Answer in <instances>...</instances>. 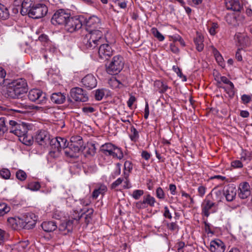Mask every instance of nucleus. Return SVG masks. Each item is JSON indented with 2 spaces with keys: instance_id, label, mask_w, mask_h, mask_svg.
<instances>
[{
  "instance_id": "338daca9",
  "label": "nucleus",
  "mask_w": 252,
  "mask_h": 252,
  "mask_svg": "<svg viewBox=\"0 0 252 252\" xmlns=\"http://www.w3.org/2000/svg\"><path fill=\"white\" fill-rule=\"evenodd\" d=\"M164 213H163V216L166 218H168L170 220H171L172 218V215L171 214V213L170 212V211L168 209V208L167 207V206H165L164 207Z\"/></svg>"
},
{
  "instance_id": "c9c22d12",
  "label": "nucleus",
  "mask_w": 252,
  "mask_h": 252,
  "mask_svg": "<svg viewBox=\"0 0 252 252\" xmlns=\"http://www.w3.org/2000/svg\"><path fill=\"white\" fill-rule=\"evenodd\" d=\"M219 26L217 23L212 22L208 25V30L212 35H215L218 32Z\"/></svg>"
},
{
  "instance_id": "4d7b16f0",
  "label": "nucleus",
  "mask_w": 252,
  "mask_h": 252,
  "mask_svg": "<svg viewBox=\"0 0 252 252\" xmlns=\"http://www.w3.org/2000/svg\"><path fill=\"white\" fill-rule=\"evenodd\" d=\"M167 228L172 231H177L179 229V226L176 222H169L167 223Z\"/></svg>"
},
{
  "instance_id": "864d4df0",
  "label": "nucleus",
  "mask_w": 252,
  "mask_h": 252,
  "mask_svg": "<svg viewBox=\"0 0 252 252\" xmlns=\"http://www.w3.org/2000/svg\"><path fill=\"white\" fill-rule=\"evenodd\" d=\"M104 95V90L103 89H97L95 92L94 97L96 100H100Z\"/></svg>"
},
{
  "instance_id": "13d9d810",
  "label": "nucleus",
  "mask_w": 252,
  "mask_h": 252,
  "mask_svg": "<svg viewBox=\"0 0 252 252\" xmlns=\"http://www.w3.org/2000/svg\"><path fill=\"white\" fill-rule=\"evenodd\" d=\"M7 130L6 127L5 125L4 118H0V134L4 133Z\"/></svg>"
},
{
  "instance_id": "8fccbe9b",
  "label": "nucleus",
  "mask_w": 252,
  "mask_h": 252,
  "mask_svg": "<svg viewBox=\"0 0 252 252\" xmlns=\"http://www.w3.org/2000/svg\"><path fill=\"white\" fill-rule=\"evenodd\" d=\"M144 194V190L142 189L134 190L132 193V197L135 200H138Z\"/></svg>"
},
{
  "instance_id": "f3484780",
  "label": "nucleus",
  "mask_w": 252,
  "mask_h": 252,
  "mask_svg": "<svg viewBox=\"0 0 252 252\" xmlns=\"http://www.w3.org/2000/svg\"><path fill=\"white\" fill-rule=\"evenodd\" d=\"M82 85L86 88L91 90L97 85V81L95 77L92 74L86 75L81 80Z\"/></svg>"
},
{
  "instance_id": "cd10ccee",
  "label": "nucleus",
  "mask_w": 252,
  "mask_h": 252,
  "mask_svg": "<svg viewBox=\"0 0 252 252\" xmlns=\"http://www.w3.org/2000/svg\"><path fill=\"white\" fill-rule=\"evenodd\" d=\"M33 0H23L21 3V13L23 15H27L33 5Z\"/></svg>"
},
{
  "instance_id": "bf43d9fd",
  "label": "nucleus",
  "mask_w": 252,
  "mask_h": 252,
  "mask_svg": "<svg viewBox=\"0 0 252 252\" xmlns=\"http://www.w3.org/2000/svg\"><path fill=\"white\" fill-rule=\"evenodd\" d=\"M123 181H124V177L119 178L111 185V189H115L119 185L122 184L123 183Z\"/></svg>"
},
{
  "instance_id": "49530a36",
  "label": "nucleus",
  "mask_w": 252,
  "mask_h": 252,
  "mask_svg": "<svg viewBox=\"0 0 252 252\" xmlns=\"http://www.w3.org/2000/svg\"><path fill=\"white\" fill-rule=\"evenodd\" d=\"M39 40L42 42L44 46L47 47L51 44V41L49 40L47 35L42 34L38 37Z\"/></svg>"
},
{
  "instance_id": "2eb2a0df",
  "label": "nucleus",
  "mask_w": 252,
  "mask_h": 252,
  "mask_svg": "<svg viewBox=\"0 0 252 252\" xmlns=\"http://www.w3.org/2000/svg\"><path fill=\"white\" fill-rule=\"evenodd\" d=\"M101 20L98 17L93 15L88 18L86 22L87 30H93L94 29L103 30L101 27Z\"/></svg>"
},
{
  "instance_id": "6e6552de",
  "label": "nucleus",
  "mask_w": 252,
  "mask_h": 252,
  "mask_svg": "<svg viewBox=\"0 0 252 252\" xmlns=\"http://www.w3.org/2000/svg\"><path fill=\"white\" fill-rule=\"evenodd\" d=\"M28 97L31 101L36 102L38 104H45L47 100L46 94L39 89L31 90Z\"/></svg>"
},
{
  "instance_id": "9b49d317",
  "label": "nucleus",
  "mask_w": 252,
  "mask_h": 252,
  "mask_svg": "<svg viewBox=\"0 0 252 252\" xmlns=\"http://www.w3.org/2000/svg\"><path fill=\"white\" fill-rule=\"evenodd\" d=\"M216 204L210 200L205 199L201 204V215L208 218L211 214L216 212Z\"/></svg>"
},
{
  "instance_id": "680f3d73",
  "label": "nucleus",
  "mask_w": 252,
  "mask_h": 252,
  "mask_svg": "<svg viewBox=\"0 0 252 252\" xmlns=\"http://www.w3.org/2000/svg\"><path fill=\"white\" fill-rule=\"evenodd\" d=\"M158 85H160L159 87V92L160 93H165L169 88L168 86L166 84H164L162 82L158 81Z\"/></svg>"
},
{
  "instance_id": "0eeeda50",
  "label": "nucleus",
  "mask_w": 252,
  "mask_h": 252,
  "mask_svg": "<svg viewBox=\"0 0 252 252\" xmlns=\"http://www.w3.org/2000/svg\"><path fill=\"white\" fill-rule=\"evenodd\" d=\"M216 80L219 87L223 89L230 96H234V85L226 77L220 76L218 79H216Z\"/></svg>"
},
{
  "instance_id": "423d86ee",
  "label": "nucleus",
  "mask_w": 252,
  "mask_h": 252,
  "mask_svg": "<svg viewBox=\"0 0 252 252\" xmlns=\"http://www.w3.org/2000/svg\"><path fill=\"white\" fill-rule=\"evenodd\" d=\"M47 12L48 8L44 4L37 3L32 6L27 14L33 19H38L45 16Z\"/></svg>"
},
{
  "instance_id": "09e8293b",
  "label": "nucleus",
  "mask_w": 252,
  "mask_h": 252,
  "mask_svg": "<svg viewBox=\"0 0 252 252\" xmlns=\"http://www.w3.org/2000/svg\"><path fill=\"white\" fill-rule=\"evenodd\" d=\"M16 177L19 180L23 181L26 179L27 175L24 171L20 169L16 172Z\"/></svg>"
},
{
  "instance_id": "7c9ffc66",
  "label": "nucleus",
  "mask_w": 252,
  "mask_h": 252,
  "mask_svg": "<svg viewBox=\"0 0 252 252\" xmlns=\"http://www.w3.org/2000/svg\"><path fill=\"white\" fill-rule=\"evenodd\" d=\"M240 156V159L242 161L246 162L247 164L252 160V153L246 150H242Z\"/></svg>"
},
{
  "instance_id": "a211bd4d",
  "label": "nucleus",
  "mask_w": 252,
  "mask_h": 252,
  "mask_svg": "<svg viewBox=\"0 0 252 252\" xmlns=\"http://www.w3.org/2000/svg\"><path fill=\"white\" fill-rule=\"evenodd\" d=\"M35 140L39 145L44 146L49 142V134L46 130H40L37 131Z\"/></svg>"
},
{
  "instance_id": "e2e57ef3",
  "label": "nucleus",
  "mask_w": 252,
  "mask_h": 252,
  "mask_svg": "<svg viewBox=\"0 0 252 252\" xmlns=\"http://www.w3.org/2000/svg\"><path fill=\"white\" fill-rule=\"evenodd\" d=\"M206 188L203 186H200L197 189L198 195L202 197L205 194Z\"/></svg>"
},
{
  "instance_id": "b1692460",
  "label": "nucleus",
  "mask_w": 252,
  "mask_h": 252,
  "mask_svg": "<svg viewBox=\"0 0 252 252\" xmlns=\"http://www.w3.org/2000/svg\"><path fill=\"white\" fill-rule=\"evenodd\" d=\"M237 190L233 185H229L223 189V194L227 201H232L235 198Z\"/></svg>"
},
{
  "instance_id": "1a4fd4ad",
  "label": "nucleus",
  "mask_w": 252,
  "mask_h": 252,
  "mask_svg": "<svg viewBox=\"0 0 252 252\" xmlns=\"http://www.w3.org/2000/svg\"><path fill=\"white\" fill-rule=\"evenodd\" d=\"M37 218V216L32 212L25 214L24 216V219L22 220L21 226L22 228L31 229L34 227Z\"/></svg>"
},
{
  "instance_id": "69168bd1",
  "label": "nucleus",
  "mask_w": 252,
  "mask_h": 252,
  "mask_svg": "<svg viewBox=\"0 0 252 252\" xmlns=\"http://www.w3.org/2000/svg\"><path fill=\"white\" fill-rule=\"evenodd\" d=\"M123 188L127 189L131 188V185L129 181L126 177H124V181L123 182Z\"/></svg>"
},
{
  "instance_id": "0e129e2a",
  "label": "nucleus",
  "mask_w": 252,
  "mask_h": 252,
  "mask_svg": "<svg viewBox=\"0 0 252 252\" xmlns=\"http://www.w3.org/2000/svg\"><path fill=\"white\" fill-rule=\"evenodd\" d=\"M93 210L92 209H88L87 212V214L85 215V221L86 223H89L91 219L92 215L93 213Z\"/></svg>"
},
{
  "instance_id": "dca6fc26",
  "label": "nucleus",
  "mask_w": 252,
  "mask_h": 252,
  "mask_svg": "<svg viewBox=\"0 0 252 252\" xmlns=\"http://www.w3.org/2000/svg\"><path fill=\"white\" fill-rule=\"evenodd\" d=\"M83 148L78 146L68 144V146L64 149V155L66 158H76L78 157L79 152Z\"/></svg>"
},
{
  "instance_id": "c03bdc74",
  "label": "nucleus",
  "mask_w": 252,
  "mask_h": 252,
  "mask_svg": "<svg viewBox=\"0 0 252 252\" xmlns=\"http://www.w3.org/2000/svg\"><path fill=\"white\" fill-rule=\"evenodd\" d=\"M0 176L3 179H9L11 176V172L7 168H2L0 170Z\"/></svg>"
},
{
  "instance_id": "5fc2aeb1",
  "label": "nucleus",
  "mask_w": 252,
  "mask_h": 252,
  "mask_svg": "<svg viewBox=\"0 0 252 252\" xmlns=\"http://www.w3.org/2000/svg\"><path fill=\"white\" fill-rule=\"evenodd\" d=\"M109 83L113 88H120L121 85H122L121 83L116 78L110 79Z\"/></svg>"
},
{
  "instance_id": "ddd939ff",
  "label": "nucleus",
  "mask_w": 252,
  "mask_h": 252,
  "mask_svg": "<svg viewBox=\"0 0 252 252\" xmlns=\"http://www.w3.org/2000/svg\"><path fill=\"white\" fill-rule=\"evenodd\" d=\"M156 202L155 198L151 195L150 193H147L143 196L142 200L136 203V207L138 209H145L148 206L153 207L155 206Z\"/></svg>"
},
{
  "instance_id": "72a5a7b5",
  "label": "nucleus",
  "mask_w": 252,
  "mask_h": 252,
  "mask_svg": "<svg viewBox=\"0 0 252 252\" xmlns=\"http://www.w3.org/2000/svg\"><path fill=\"white\" fill-rule=\"evenodd\" d=\"M69 144L78 146L79 147L83 148V141L81 136L78 135L74 136L70 138V143Z\"/></svg>"
},
{
  "instance_id": "9d476101",
  "label": "nucleus",
  "mask_w": 252,
  "mask_h": 252,
  "mask_svg": "<svg viewBox=\"0 0 252 252\" xmlns=\"http://www.w3.org/2000/svg\"><path fill=\"white\" fill-rule=\"evenodd\" d=\"M65 30L69 32H73L82 26L81 20L77 17H71L68 18L64 25Z\"/></svg>"
},
{
  "instance_id": "e433bc0d",
  "label": "nucleus",
  "mask_w": 252,
  "mask_h": 252,
  "mask_svg": "<svg viewBox=\"0 0 252 252\" xmlns=\"http://www.w3.org/2000/svg\"><path fill=\"white\" fill-rule=\"evenodd\" d=\"M237 39L238 43L241 48L247 46L249 44V38L247 36H245L243 35H237Z\"/></svg>"
},
{
  "instance_id": "412c9836",
  "label": "nucleus",
  "mask_w": 252,
  "mask_h": 252,
  "mask_svg": "<svg viewBox=\"0 0 252 252\" xmlns=\"http://www.w3.org/2000/svg\"><path fill=\"white\" fill-rule=\"evenodd\" d=\"M227 9L234 11L240 12L243 9V5L239 0H225Z\"/></svg>"
},
{
  "instance_id": "6e6d98bb",
  "label": "nucleus",
  "mask_w": 252,
  "mask_h": 252,
  "mask_svg": "<svg viewBox=\"0 0 252 252\" xmlns=\"http://www.w3.org/2000/svg\"><path fill=\"white\" fill-rule=\"evenodd\" d=\"M231 166L234 168H241L243 167V164L241 159L234 160L231 162Z\"/></svg>"
},
{
  "instance_id": "f8f14e48",
  "label": "nucleus",
  "mask_w": 252,
  "mask_h": 252,
  "mask_svg": "<svg viewBox=\"0 0 252 252\" xmlns=\"http://www.w3.org/2000/svg\"><path fill=\"white\" fill-rule=\"evenodd\" d=\"M70 94L76 101L86 102L88 100L87 94L81 88H72L70 90Z\"/></svg>"
},
{
  "instance_id": "a18cd8bd",
  "label": "nucleus",
  "mask_w": 252,
  "mask_h": 252,
  "mask_svg": "<svg viewBox=\"0 0 252 252\" xmlns=\"http://www.w3.org/2000/svg\"><path fill=\"white\" fill-rule=\"evenodd\" d=\"M26 188L32 191H36L40 188V185L38 182H31L27 185Z\"/></svg>"
},
{
  "instance_id": "f03ea898",
  "label": "nucleus",
  "mask_w": 252,
  "mask_h": 252,
  "mask_svg": "<svg viewBox=\"0 0 252 252\" xmlns=\"http://www.w3.org/2000/svg\"><path fill=\"white\" fill-rule=\"evenodd\" d=\"M28 90L26 80L24 78H19L13 80L9 84L7 94L11 98H20L28 92Z\"/></svg>"
},
{
  "instance_id": "4be33fe9",
  "label": "nucleus",
  "mask_w": 252,
  "mask_h": 252,
  "mask_svg": "<svg viewBox=\"0 0 252 252\" xmlns=\"http://www.w3.org/2000/svg\"><path fill=\"white\" fill-rule=\"evenodd\" d=\"M10 132L18 136L19 139L28 132V127L25 124H20L16 127L10 128Z\"/></svg>"
},
{
  "instance_id": "4c0bfd02",
  "label": "nucleus",
  "mask_w": 252,
  "mask_h": 252,
  "mask_svg": "<svg viewBox=\"0 0 252 252\" xmlns=\"http://www.w3.org/2000/svg\"><path fill=\"white\" fill-rule=\"evenodd\" d=\"M24 144L28 146L32 145L33 139L32 136L28 135L27 133L19 139Z\"/></svg>"
},
{
  "instance_id": "052dcab7",
  "label": "nucleus",
  "mask_w": 252,
  "mask_h": 252,
  "mask_svg": "<svg viewBox=\"0 0 252 252\" xmlns=\"http://www.w3.org/2000/svg\"><path fill=\"white\" fill-rule=\"evenodd\" d=\"M114 3L122 9H125L127 6V3L125 0H117L115 1Z\"/></svg>"
},
{
  "instance_id": "de8ad7c7",
  "label": "nucleus",
  "mask_w": 252,
  "mask_h": 252,
  "mask_svg": "<svg viewBox=\"0 0 252 252\" xmlns=\"http://www.w3.org/2000/svg\"><path fill=\"white\" fill-rule=\"evenodd\" d=\"M156 195L160 200H164L165 198V193L161 187H158L156 189Z\"/></svg>"
},
{
  "instance_id": "6ab92c4d",
  "label": "nucleus",
  "mask_w": 252,
  "mask_h": 252,
  "mask_svg": "<svg viewBox=\"0 0 252 252\" xmlns=\"http://www.w3.org/2000/svg\"><path fill=\"white\" fill-rule=\"evenodd\" d=\"M68 144L69 143L67 142L66 139L60 137L52 139L50 141L51 147L59 149L61 151L62 149L64 150L66 147L68 146Z\"/></svg>"
},
{
  "instance_id": "c756f323",
  "label": "nucleus",
  "mask_w": 252,
  "mask_h": 252,
  "mask_svg": "<svg viewBox=\"0 0 252 252\" xmlns=\"http://www.w3.org/2000/svg\"><path fill=\"white\" fill-rule=\"evenodd\" d=\"M65 98V94L60 92L53 93L51 96V101L56 104L63 103Z\"/></svg>"
},
{
  "instance_id": "7ed1b4c3",
  "label": "nucleus",
  "mask_w": 252,
  "mask_h": 252,
  "mask_svg": "<svg viewBox=\"0 0 252 252\" xmlns=\"http://www.w3.org/2000/svg\"><path fill=\"white\" fill-rule=\"evenodd\" d=\"M124 65L123 58L120 55L114 56L111 63L107 66L106 71L109 74H117L123 69Z\"/></svg>"
},
{
  "instance_id": "79ce46f5",
  "label": "nucleus",
  "mask_w": 252,
  "mask_h": 252,
  "mask_svg": "<svg viewBox=\"0 0 252 252\" xmlns=\"http://www.w3.org/2000/svg\"><path fill=\"white\" fill-rule=\"evenodd\" d=\"M151 32L153 35L159 41H162L164 39V36L156 28H153L151 29Z\"/></svg>"
},
{
  "instance_id": "f257e3e1",
  "label": "nucleus",
  "mask_w": 252,
  "mask_h": 252,
  "mask_svg": "<svg viewBox=\"0 0 252 252\" xmlns=\"http://www.w3.org/2000/svg\"><path fill=\"white\" fill-rule=\"evenodd\" d=\"M88 33L83 37L82 43L87 49H93L105 40L103 35L104 29H94L88 31Z\"/></svg>"
},
{
  "instance_id": "c85d7f7f",
  "label": "nucleus",
  "mask_w": 252,
  "mask_h": 252,
  "mask_svg": "<svg viewBox=\"0 0 252 252\" xmlns=\"http://www.w3.org/2000/svg\"><path fill=\"white\" fill-rule=\"evenodd\" d=\"M43 230L46 232H52L57 228V223L54 221H44L41 224Z\"/></svg>"
},
{
  "instance_id": "a19ab883",
  "label": "nucleus",
  "mask_w": 252,
  "mask_h": 252,
  "mask_svg": "<svg viewBox=\"0 0 252 252\" xmlns=\"http://www.w3.org/2000/svg\"><path fill=\"white\" fill-rule=\"evenodd\" d=\"M130 131L131 134L129 135V137L131 140L134 142L136 141L139 137L138 131L133 126H131Z\"/></svg>"
},
{
  "instance_id": "603ef678",
  "label": "nucleus",
  "mask_w": 252,
  "mask_h": 252,
  "mask_svg": "<svg viewBox=\"0 0 252 252\" xmlns=\"http://www.w3.org/2000/svg\"><path fill=\"white\" fill-rule=\"evenodd\" d=\"M214 54L217 62L220 65H222L223 64V59L220 54L216 49L214 50Z\"/></svg>"
},
{
  "instance_id": "aec40b11",
  "label": "nucleus",
  "mask_w": 252,
  "mask_h": 252,
  "mask_svg": "<svg viewBox=\"0 0 252 252\" xmlns=\"http://www.w3.org/2000/svg\"><path fill=\"white\" fill-rule=\"evenodd\" d=\"M251 194V187L247 182H244L239 185L238 196L241 199H246Z\"/></svg>"
},
{
  "instance_id": "3c124183",
  "label": "nucleus",
  "mask_w": 252,
  "mask_h": 252,
  "mask_svg": "<svg viewBox=\"0 0 252 252\" xmlns=\"http://www.w3.org/2000/svg\"><path fill=\"white\" fill-rule=\"evenodd\" d=\"M225 18L226 22L230 25L234 24L236 21V17L233 14H227Z\"/></svg>"
},
{
  "instance_id": "473e14b6",
  "label": "nucleus",
  "mask_w": 252,
  "mask_h": 252,
  "mask_svg": "<svg viewBox=\"0 0 252 252\" xmlns=\"http://www.w3.org/2000/svg\"><path fill=\"white\" fill-rule=\"evenodd\" d=\"M61 153V151L59 149L51 147V150L48 154L47 158L48 159H56L60 156Z\"/></svg>"
},
{
  "instance_id": "a878e982",
  "label": "nucleus",
  "mask_w": 252,
  "mask_h": 252,
  "mask_svg": "<svg viewBox=\"0 0 252 252\" xmlns=\"http://www.w3.org/2000/svg\"><path fill=\"white\" fill-rule=\"evenodd\" d=\"M74 220H68L62 223L59 226V230L63 235H66L70 232L73 228V222Z\"/></svg>"
},
{
  "instance_id": "58836bf2",
  "label": "nucleus",
  "mask_w": 252,
  "mask_h": 252,
  "mask_svg": "<svg viewBox=\"0 0 252 252\" xmlns=\"http://www.w3.org/2000/svg\"><path fill=\"white\" fill-rule=\"evenodd\" d=\"M10 207L4 202H0V217L3 216L10 212Z\"/></svg>"
},
{
  "instance_id": "39448f33",
  "label": "nucleus",
  "mask_w": 252,
  "mask_h": 252,
  "mask_svg": "<svg viewBox=\"0 0 252 252\" xmlns=\"http://www.w3.org/2000/svg\"><path fill=\"white\" fill-rule=\"evenodd\" d=\"M70 15V12L67 10L63 9H59L53 15L51 22L55 25H64Z\"/></svg>"
},
{
  "instance_id": "4468645a",
  "label": "nucleus",
  "mask_w": 252,
  "mask_h": 252,
  "mask_svg": "<svg viewBox=\"0 0 252 252\" xmlns=\"http://www.w3.org/2000/svg\"><path fill=\"white\" fill-rule=\"evenodd\" d=\"M98 53L100 59L103 60L108 59L113 53L111 47L108 44H100Z\"/></svg>"
},
{
  "instance_id": "f704fd0d",
  "label": "nucleus",
  "mask_w": 252,
  "mask_h": 252,
  "mask_svg": "<svg viewBox=\"0 0 252 252\" xmlns=\"http://www.w3.org/2000/svg\"><path fill=\"white\" fill-rule=\"evenodd\" d=\"M83 149L85 150L86 155L90 156L94 155L96 152L95 145L92 143L88 144L86 147H83Z\"/></svg>"
},
{
  "instance_id": "774afa93",
  "label": "nucleus",
  "mask_w": 252,
  "mask_h": 252,
  "mask_svg": "<svg viewBox=\"0 0 252 252\" xmlns=\"http://www.w3.org/2000/svg\"><path fill=\"white\" fill-rule=\"evenodd\" d=\"M124 169L126 171L128 172H130V171L132 169V165L130 161H126L124 163Z\"/></svg>"
},
{
  "instance_id": "ea45409f",
  "label": "nucleus",
  "mask_w": 252,
  "mask_h": 252,
  "mask_svg": "<svg viewBox=\"0 0 252 252\" xmlns=\"http://www.w3.org/2000/svg\"><path fill=\"white\" fill-rule=\"evenodd\" d=\"M9 17V12L7 8L0 3V18L3 20Z\"/></svg>"
},
{
  "instance_id": "393cba45",
  "label": "nucleus",
  "mask_w": 252,
  "mask_h": 252,
  "mask_svg": "<svg viewBox=\"0 0 252 252\" xmlns=\"http://www.w3.org/2000/svg\"><path fill=\"white\" fill-rule=\"evenodd\" d=\"M22 219L16 217H10L7 220V225L13 229L17 230L22 228Z\"/></svg>"
},
{
  "instance_id": "37998d69",
  "label": "nucleus",
  "mask_w": 252,
  "mask_h": 252,
  "mask_svg": "<svg viewBox=\"0 0 252 252\" xmlns=\"http://www.w3.org/2000/svg\"><path fill=\"white\" fill-rule=\"evenodd\" d=\"M28 241H20L16 245V249L19 252H23L29 245Z\"/></svg>"
},
{
  "instance_id": "bb28decb",
  "label": "nucleus",
  "mask_w": 252,
  "mask_h": 252,
  "mask_svg": "<svg viewBox=\"0 0 252 252\" xmlns=\"http://www.w3.org/2000/svg\"><path fill=\"white\" fill-rule=\"evenodd\" d=\"M107 191V187L104 184H98L92 193V197L96 199L99 195H104Z\"/></svg>"
},
{
  "instance_id": "5701e85b",
  "label": "nucleus",
  "mask_w": 252,
  "mask_h": 252,
  "mask_svg": "<svg viewBox=\"0 0 252 252\" xmlns=\"http://www.w3.org/2000/svg\"><path fill=\"white\" fill-rule=\"evenodd\" d=\"M210 250L211 252H224L225 246L220 239H216L210 242Z\"/></svg>"
},
{
  "instance_id": "2f4dec72",
  "label": "nucleus",
  "mask_w": 252,
  "mask_h": 252,
  "mask_svg": "<svg viewBox=\"0 0 252 252\" xmlns=\"http://www.w3.org/2000/svg\"><path fill=\"white\" fill-rule=\"evenodd\" d=\"M194 42L197 50L199 52L202 51L204 48L203 37L200 34H198L194 38Z\"/></svg>"
},
{
  "instance_id": "20e7f679",
  "label": "nucleus",
  "mask_w": 252,
  "mask_h": 252,
  "mask_svg": "<svg viewBox=\"0 0 252 252\" xmlns=\"http://www.w3.org/2000/svg\"><path fill=\"white\" fill-rule=\"evenodd\" d=\"M100 151L103 154L112 156L113 158L120 159L123 158V153L121 149L110 143L102 145Z\"/></svg>"
}]
</instances>
